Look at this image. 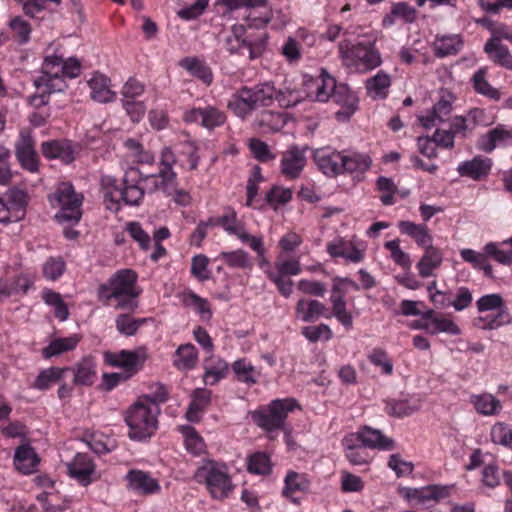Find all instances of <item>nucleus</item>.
<instances>
[{"label":"nucleus","mask_w":512,"mask_h":512,"mask_svg":"<svg viewBox=\"0 0 512 512\" xmlns=\"http://www.w3.org/2000/svg\"><path fill=\"white\" fill-rule=\"evenodd\" d=\"M15 155L23 169L31 173L38 171L39 157L35 149V141L32 132L27 128L19 133L15 142Z\"/></svg>","instance_id":"obj_16"},{"label":"nucleus","mask_w":512,"mask_h":512,"mask_svg":"<svg viewBox=\"0 0 512 512\" xmlns=\"http://www.w3.org/2000/svg\"><path fill=\"white\" fill-rule=\"evenodd\" d=\"M378 40L374 31L359 34L355 40L343 39L338 44L339 58L344 67L355 73H367L382 64Z\"/></svg>","instance_id":"obj_2"},{"label":"nucleus","mask_w":512,"mask_h":512,"mask_svg":"<svg viewBox=\"0 0 512 512\" xmlns=\"http://www.w3.org/2000/svg\"><path fill=\"white\" fill-rule=\"evenodd\" d=\"M26 193L18 188L9 189L0 197V223L16 222L25 215Z\"/></svg>","instance_id":"obj_13"},{"label":"nucleus","mask_w":512,"mask_h":512,"mask_svg":"<svg viewBox=\"0 0 512 512\" xmlns=\"http://www.w3.org/2000/svg\"><path fill=\"white\" fill-rule=\"evenodd\" d=\"M345 286H350L356 290L358 289V285L349 278L336 277L333 279L330 302L332 304L333 316L346 329H351L353 324V317L352 314L347 310L345 291L343 289Z\"/></svg>","instance_id":"obj_11"},{"label":"nucleus","mask_w":512,"mask_h":512,"mask_svg":"<svg viewBox=\"0 0 512 512\" xmlns=\"http://www.w3.org/2000/svg\"><path fill=\"white\" fill-rule=\"evenodd\" d=\"M390 85V76L382 71L367 79L365 83L367 93L372 98H385L387 96Z\"/></svg>","instance_id":"obj_52"},{"label":"nucleus","mask_w":512,"mask_h":512,"mask_svg":"<svg viewBox=\"0 0 512 512\" xmlns=\"http://www.w3.org/2000/svg\"><path fill=\"white\" fill-rule=\"evenodd\" d=\"M179 65L192 76L200 79L203 83L209 85L212 82L213 76L211 69L204 61L195 57H186L179 62Z\"/></svg>","instance_id":"obj_49"},{"label":"nucleus","mask_w":512,"mask_h":512,"mask_svg":"<svg viewBox=\"0 0 512 512\" xmlns=\"http://www.w3.org/2000/svg\"><path fill=\"white\" fill-rule=\"evenodd\" d=\"M80 339L81 337L77 334H72L64 338H55L42 349V356L45 359H50L65 352L72 351L77 347Z\"/></svg>","instance_id":"obj_40"},{"label":"nucleus","mask_w":512,"mask_h":512,"mask_svg":"<svg viewBox=\"0 0 512 512\" xmlns=\"http://www.w3.org/2000/svg\"><path fill=\"white\" fill-rule=\"evenodd\" d=\"M310 488V480L305 474L297 473L294 471H289L284 480V488L283 495L293 501L294 503H298L296 499L292 497L295 492H306Z\"/></svg>","instance_id":"obj_44"},{"label":"nucleus","mask_w":512,"mask_h":512,"mask_svg":"<svg viewBox=\"0 0 512 512\" xmlns=\"http://www.w3.org/2000/svg\"><path fill=\"white\" fill-rule=\"evenodd\" d=\"M397 227L401 234L410 237L422 248L429 247L433 244V237L430 229L425 224H417L409 220H402L397 223Z\"/></svg>","instance_id":"obj_30"},{"label":"nucleus","mask_w":512,"mask_h":512,"mask_svg":"<svg viewBox=\"0 0 512 512\" xmlns=\"http://www.w3.org/2000/svg\"><path fill=\"white\" fill-rule=\"evenodd\" d=\"M42 299L50 307L54 308V315L60 321L68 319V307L62 299V296L50 289H45L42 292Z\"/></svg>","instance_id":"obj_55"},{"label":"nucleus","mask_w":512,"mask_h":512,"mask_svg":"<svg viewBox=\"0 0 512 512\" xmlns=\"http://www.w3.org/2000/svg\"><path fill=\"white\" fill-rule=\"evenodd\" d=\"M305 99L304 91L291 83H285L283 87L276 89L275 101L282 108H291Z\"/></svg>","instance_id":"obj_48"},{"label":"nucleus","mask_w":512,"mask_h":512,"mask_svg":"<svg viewBox=\"0 0 512 512\" xmlns=\"http://www.w3.org/2000/svg\"><path fill=\"white\" fill-rule=\"evenodd\" d=\"M479 312L496 311L494 315H487L476 319L477 325L483 329H496L511 321L510 314L499 294H487L476 301Z\"/></svg>","instance_id":"obj_9"},{"label":"nucleus","mask_w":512,"mask_h":512,"mask_svg":"<svg viewBox=\"0 0 512 512\" xmlns=\"http://www.w3.org/2000/svg\"><path fill=\"white\" fill-rule=\"evenodd\" d=\"M137 274L131 269H122L114 273L106 283L98 288V298L105 305L115 309L134 311L139 291L136 286Z\"/></svg>","instance_id":"obj_3"},{"label":"nucleus","mask_w":512,"mask_h":512,"mask_svg":"<svg viewBox=\"0 0 512 512\" xmlns=\"http://www.w3.org/2000/svg\"><path fill=\"white\" fill-rule=\"evenodd\" d=\"M357 439L364 448L391 451L395 448L392 438L384 435L380 430L364 426L356 433Z\"/></svg>","instance_id":"obj_25"},{"label":"nucleus","mask_w":512,"mask_h":512,"mask_svg":"<svg viewBox=\"0 0 512 512\" xmlns=\"http://www.w3.org/2000/svg\"><path fill=\"white\" fill-rule=\"evenodd\" d=\"M198 483L205 484L212 498L223 500L233 491L229 468L224 462L204 459L195 472Z\"/></svg>","instance_id":"obj_5"},{"label":"nucleus","mask_w":512,"mask_h":512,"mask_svg":"<svg viewBox=\"0 0 512 512\" xmlns=\"http://www.w3.org/2000/svg\"><path fill=\"white\" fill-rule=\"evenodd\" d=\"M70 368H59V367H50L42 370L34 382V387L39 390H46L50 388L53 384L58 383L63 377L64 374L70 371Z\"/></svg>","instance_id":"obj_54"},{"label":"nucleus","mask_w":512,"mask_h":512,"mask_svg":"<svg viewBox=\"0 0 512 512\" xmlns=\"http://www.w3.org/2000/svg\"><path fill=\"white\" fill-rule=\"evenodd\" d=\"M227 108L241 119L247 118L258 107L247 86L234 92L227 102Z\"/></svg>","instance_id":"obj_26"},{"label":"nucleus","mask_w":512,"mask_h":512,"mask_svg":"<svg viewBox=\"0 0 512 512\" xmlns=\"http://www.w3.org/2000/svg\"><path fill=\"white\" fill-rule=\"evenodd\" d=\"M331 98L341 107L335 114L339 121L348 120L358 108V97L346 84H337Z\"/></svg>","instance_id":"obj_22"},{"label":"nucleus","mask_w":512,"mask_h":512,"mask_svg":"<svg viewBox=\"0 0 512 512\" xmlns=\"http://www.w3.org/2000/svg\"><path fill=\"white\" fill-rule=\"evenodd\" d=\"M504 244L489 242L483 247V251L486 253L487 258H491L501 265L511 266L512 265V249L504 250L502 246Z\"/></svg>","instance_id":"obj_61"},{"label":"nucleus","mask_w":512,"mask_h":512,"mask_svg":"<svg viewBox=\"0 0 512 512\" xmlns=\"http://www.w3.org/2000/svg\"><path fill=\"white\" fill-rule=\"evenodd\" d=\"M39 463L38 455L29 445L19 446L14 454V465L23 474H31Z\"/></svg>","instance_id":"obj_38"},{"label":"nucleus","mask_w":512,"mask_h":512,"mask_svg":"<svg viewBox=\"0 0 512 512\" xmlns=\"http://www.w3.org/2000/svg\"><path fill=\"white\" fill-rule=\"evenodd\" d=\"M366 250V243L356 237L349 240L338 238L327 244V252L331 257H341L355 264L364 260Z\"/></svg>","instance_id":"obj_12"},{"label":"nucleus","mask_w":512,"mask_h":512,"mask_svg":"<svg viewBox=\"0 0 512 512\" xmlns=\"http://www.w3.org/2000/svg\"><path fill=\"white\" fill-rule=\"evenodd\" d=\"M463 48V39L458 34L437 36L433 42V51L443 58L457 54Z\"/></svg>","instance_id":"obj_39"},{"label":"nucleus","mask_w":512,"mask_h":512,"mask_svg":"<svg viewBox=\"0 0 512 512\" xmlns=\"http://www.w3.org/2000/svg\"><path fill=\"white\" fill-rule=\"evenodd\" d=\"M183 303L195 310L202 320L208 321L211 319L212 311L206 299L199 297L193 292H188L183 296Z\"/></svg>","instance_id":"obj_56"},{"label":"nucleus","mask_w":512,"mask_h":512,"mask_svg":"<svg viewBox=\"0 0 512 512\" xmlns=\"http://www.w3.org/2000/svg\"><path fill=\"white\" fill-rule=\"evenodd\" d=\"M420 408L418 401L409 400L389 401L386 403L385 410L387 414L396 417H405L413 414Z\"/></svg>","instance_id":"obj_59"},{"label":"nucleus","mask_w":512,"mask_h":512,"mask_svg":"<svg viewBox=\"0 0 512 512\" xmlns=\"http://www.w3.org/2000/svg\"><path fill=\"white\" fill-rule=\"evenodd\" d=\"M304 95L312 101H328L336 89L337 83L325 69H321L319 76L309 77L304 80Z\"/></svg>","instance_id":"obj_15"},{"label":"nucleus","mask_w":512,"mask_h":512,"mask_svg":"<svg viewBox=\"0 0 512 512\" xmlns=\"http://www.w3.org/2000/svg\"><path fill=\"white\" fill-rule=\"evenodd\" d=\"M313 160L317 168L326 176L342 174V151L331 147H322L313 151Z\"/></svg>","instance_id":"obj_19"},{"label":"nucleus","mask_w":512,"mask_h":512,"mask_svg":"<svg viewBox=\"0 0 512 512\" xmlns=\"http://www.w3.org/2000/svg\"><path fill=\"white\" fill-rule=\"evenodd\" d=\"M50 201L53 206L59 208L55 215L58 222L76 224L80 221L83 197L75 192L72 184H59Z\"/></svg>","instance_id":"obj_7"},{"label":"nucleus","mask_w":512,"mask_h":512,"mask_svg":"<svg viewBox=\"0 0 512 512\" xmlns=\"http://www.w3.org/2000/svg\"><path fill=\"white\" fill-rule=\"evenodd\" d=\"M198 361V353L194 345L183 344L175 352L173 364L179 370H190Z\"/></svg>","instance_id":"obj_50"},{"label":"nucleus","mask_w":512,"mask_h":512,"mask_svg":"<svg viewBox=\"0 0 512 512\" xmlns=\"http://www.w3.org/2000/svg\"><path fill=\"white\" fill-rule=\"evenodd\" d=\"M245 21L251 28L260 29L265 27L272 19L273 12L268 4V0H264L262 6L248 7Z\"/></svg>","instance_id":"obj_46"},{"label":"nucleus","mask_w":512,"mask_h":512,"mask_svg":"<svg viewBox=\"0 0 512 512\" xmlns=\"http://www.w3.org/2000/svg\"><path fill=\"white\" fill-rule=\"evenodd\" d=\"M91 98L100 103L113 101L116 93L110 87V80L103 74L95 73L88 81Z\"/></svg>","instance_id":"obj_31"},{"label":"nucleus","mask_w":512,"mask_h":512,"mask_svg":"<svg viewBox=\"0 0 512 512\" xmlns=\"http://www.w3.org/2000/svg\"><path fill=\"white\" fill-rule=\"evenodd\" d=\"M41 152L47 159H58L64 164H70L75 159V150L70 141L50 140L41 144Z\"/></svg>","instance_id":"obj_28"},{"label":"nucleus","mask_w":512,"mask_h":512,"mask_svg":"<svg viewBox=\"0 0 512 512\" xmlns=\"http://www.w3.org/2000/svg\"><path fill=\"white\" fill-rule=\"evenodd\" d=\"M127 487L139 495H152L161 491L158 479L154 478L149 472L131 469L125 476Z\"/></svg>","instance_id":"obj_20"},{"label":"nucleus","mask_w":512,"mask_h":512,"mask_svg":"<svg viewBox=\"0 0 512 512\" xmlns=\"http://www.w3.org/2000/svg\"><path fill=\"white\" fill-rule=\"evenodd\" d=\"M384 247L390 252L391 259L398 266L402 267L405 270H410L412 264L410 256L400 247L399 239H394L385 242Z\"/></svg>","instance_id":"obj_62"},{"label":"nucleus","mask_w":512,"mask_h":512,"mask_svg":"<svg viewBox=\"0 0 512 512\" xmlns=\"http://www.w3.org/2000/svg\"><path fill=\"white\" fill-rule=\"evenodd\" d=\"M74 383L76 385H91L96 377L95 362L92 357H84L74 369Z\"/></svg>","instance_id":"obj_51"},{"label":"nucleus","mask_w":512,"mask_h":512,"mask_svg":"<svg viewBox=\"0 0 512 512\" xmlns=\"http://www.w3.org/2000/svg\"><path fill=\"white\" fill-rule=\"evenodd\" d=\"M479 149L490 153L497 146H512V127L499 124L479 139Z\"/></svg>","instance_id":"obj_27"},{"label":"nucleus","mask_w":512,"mask_h":512,"mask_svg":"<svg viewBox=\"0 0 512 512\" xmlns=\"http://www.w3.org/2000/svg\"><path fill=\"white\" fill-rule=\"evenodd\" d=\"M217 260L223 261L231 269L251 271L254 267L252 257L243 249L223 251L218 255Z\"/></svg>","instance_id":"obj_37"},{"label":"nucleus","mask_w":512,"mask_h":512,"mask_svg":"<svg viewBox=\"0 0 512 512\" xmlns=\"http://www.w3.org/2000/svg\"><path fill=\"white\" fill-rule=\"evenodd\" d=\"M101 185L106 208L117 212L120 209L123 194L121 188L117 185L116 179L111 176H105L102 178Z\"/></svg>","instance_id":"obj_41"},{"label":"nucleus","mask_w":512,"mask_h":512,"mask_svg":"<svg viewBox=\"0 0 512 512\" xmlns=\"http://www.w3.org/2000/svg\"><path fill=\"white\" fill-rule=\"evenodd\" d=\"M67 471L71 478L83 486H87L95 480V465L87 454H76L72 461L67 463Z\"/></svg>","instance_id":"obj_21"},{"label":"nucleus","mask_w":512,"mask_h":512,"mask_svg":"<svg viewBox=\"0 0 512 512\" xmlns=\"http://www.w3.org/2000/svg\"><path fill=\"white\" fill-rule=\"evenodd\" d=\"M264 0H217L215 5L219 8L224 17L230 16L239 9H248V7L262 6Z\"/></svg>","instance_id":"obj_58"},{"label":"nucleus","mask_w":512,"mask_h":512,"mask_svg":"<svg viewBox=\"0 0 512 512\" xmlns=\"http://www.w3.org/2000/svg\"><path fill=\"white\" fill-rule=\"evenodd\" d=\"M204 382L207 385H215L228 373V364L219 356L211 355L204 360Z\"/></svg>","instance_id":"obj_36"},{"label":"nucleus","mask_w":512,"mask_h":512,"mask_svg":"<svg viewBox=\"0 0 512 512\" xmlns=\"http://www.w3.org/2000/svg\"><path fill=\"white\" fill-rule=\"evenodd\" d=\"M248 89L258 109L269 107L275 101L276 87L271 81L256 84L254 86L248 87Z\"/></svg>","instance_id":"obj_47"},{"label":"nucleus","mask_w":512,"mask_h":512,"mask_svg":"<svg viewBox=\"0 0 512 512\" xmlns=\"http://www.w3.org/2000/svg\"><path fill=\"white\" fill-rule=\"evenodd\" d=\"M415 16L416 11L412 6L405 2H398L392 6L390 14L384 17L383 24L385 26H391L397 19L411 23L414 21Z\"/></svg>","instance_id":"obj_53"},{"label":"nucleus","mask_w":512,"mask_h":512,"mask_svg":"<svg viewBox=\"0 0 512 512\" xmlns=\"http://www.w3.org/2000/svg\"><path fill=\"white\" fill-rule=\"evenodd\" d=\"M211 401V391L198 388L192 394L191 403L186 412V418L190 422H198L200 414L207 409Z\"/></svg>","instance_id":"obj_42"},{"label":"nucleus","mask_w":512,"mask_h":512,"mask_svg":"<svg viewBox=\"0 0 512 512\" xmlns=\"http://www.w3.org/2000/svg\"><path fill=\"white\" fill-rule=\"evenodd\" d=\"M176 163V157L169 147L161 151L160 164L161 169L154 174L158 179L159 188L164 192H170L175 188L176 173L173 171V165Z\"/></svg>","instance_id":"obj_24"},{"label":"nucleus","mask_w":512,"mask_h":512,"mask_svg":"<svg viewBox=\"0 0 512 512\" xmlns=\"http://www.w3.org/2000/svg\"><path fill=\"white\" fill-rule=\"evenodd\" d=\"M484 51L495 64L512 70V55L499 38H490L484 45Z\"/></svg>","instance_id":"obj_33"},{"label":"nucleus","mask_w":512,"mask_h":512,"mask_svg":"<svg viewBox=\"0 0 512 512\" xmlns=\"http://www.w3.org/2000/svg\"><path fill=\"white\" fill-rule=\"evenodd\" d=\"M301 264L298 258L284 257L279 254L274 262L275 284L279 293L289 298L293 293V281L290 276H297L301 273Z\"/></svg>","instance_id":"obj_10"},{"label":"nucleus","mask_w":512,"mask_h":512,"mask_svg":"<svg viewBox=\"0 0 512 512\" xmlns=\"http://www.w3.org/2000/svg\"><path fill=\"white\" fill-rule=\"evenodd\" d=\"M183 119L187 123H196L208 130H212L225 123L226 115L218 108L208 105L186 110Z\"/></svg>","instance_id":"obj_18"},{"label":"nucleus","mask_w":512,"mask_h":512,"mask_svg":"<svg viewBox=\"0 0 512 512\" xmlns=\"http://www.w3.org/2000/svg\"><path fill=\"white\" fill-rule=\"evenodd\" d=\"M454 101L455 96L451 91L441 89L439 99L433 105L431 111L427 115L419 117L420 124L424 128L430 129L450 120Z\"/></svg>","instance_id":"obj_14"},{"label":"nucleus","mask_w":512,"mask_h":512,"mask_svg":"<svg viewBox=\"0 0 512 512\" xmlns=\"http://www.w3.org/2000/svg\"><path fill=\"white\" fill-rule=\"evenodd\" d=\"M492 168L490 158L476 156L471 160L461 162L457 167V172L462 177H468L479 181L486 178Z\"/></svg>","instance_id":"obj_29"},{"label":"nucleus","mask_w":512,"mask_h":512,"mask_svg":"<svg viewBox=\"0 0 512 512\" xmlns=\"http://www.w3.org/2000/svg\"><path fill=\"white\" fill-rule=\"evenodd\" d=\"M147 358L144 350L128 351L122 350L120 352H108L105 354V360L112 366L124 368L129 372H136L145 362Z\"/></svg>","instance_id":"obj_23"},{"label":"nucleus","mask_w":512,"mask_h":512,"mask_svg":"<svg viewBox=\"0 0 512 512\" xmlns=\"http://www.w3.org/2000/svg\"><path fill=\"white\" fill-rule=\"evenodd\" d=\"M232 371L239 382L249 386L256 384L261 376L260 370L246 358L233 362Z\"/></svg>","instance_id":"obj_43"},{"label":"nucleus","mask_w":512,"mask_h":512,"mask_svg":"<svg viewBox=\"0 0 512 512\" xmlns=\"http://www.w3.org/2000/svg\"><path fill=\"white\" fill-rule=\"evenodd\" d=\"M297 407L299 406L294 398L275 399L267 408L256 413L254 420L267 431L278 430L283 427L288 413Z\"/></svg>","instance_id":"obj_8"},{"label":"nucleus","mask_w":512,"mask_h":512,"mask_svg":"<svg viewBox=\"0 0 512 512\" xmlns=\"http://www.w3.org/2000/svg\"><path fill=\"white\" fill-rule=\"evenodd\" d=\"M122 201L131 206H137L143 199L145 190L152 193L159 188L158 179L154 174H146L139 168H129L123 178Z\"/></svg>","instance_id":"obj_6"},{"label":"nucleus","mask_w":512,"mask_h":512,"mask_svg":"<svg viewBox=\"0 0 512 512\" xmlns=\"http://www.w3.org/2000/svg\"><path fill=\"white\" fill-rule=\"evenodd\" d=\"M342 159V174H363L369 170L372 164V160L367 154L356 151H342Z\"/></svg>","instance_id":"obj_32"},{"label":"nucleus","mask_w":512,"mask_h":512,"mask_svg":"<svg viewBox=\"0 0 512 512\" xmlns=\"http://www.w3.org/2000/svg\"><path fill=\"white\" fill-rule=\"evenodd\" d=\"M307 149V146L299 147L292 145L282 153L280 171L287 179L294 180L300 177L306 166Z\"/></svg>","instance_id":"obj_17"},{"label":"nucleus","mask_w":512,"mask_h":512,"mask_svg":"<svg viewBox=\"0 0 512 512\" xmlns=\"http://www.w3.org/2000/svg\"><path fill=\"white\" fill-rule=\"evenodd\" d=\"M327 308L318 300H306L300 299L295 307L296 316L303 322L316 321L320 316L329 318V315H325Z\"/></svg>","instance_id":"obj_35"},{"label":"nucleus","mask_w":512,"mask_h":512,"mask_svg":"<svg viewBox=\"0 0 512 512\" xmlns=\"http://www.w3.org/2000/svg\"><path fill=\"white\" fill-rule=\"evenodd\" d=\"M38 501L45 512H64L70 506V501L67 499L59 500L56 495L41 493L37 497Z\"/></svg>","instance_id":"obj_64"},{"label":"nucleus","mask_w":512,"mask_h":512,"mask_svg":"<svg viewBox=\"0 0 512 512\" xmlns=\"http://www.w3.org/2000/svg\"><path fill=\"white\" fill-rule=\"evenodd\" d=\"M272 470L269 456L263 452H256L249 457L248 471L258 475H268Z\"/></svg>","instance_id":"obj_63"},{"label":"nucleus","mask_w":512,"mask_h":512,"mask_svg":"<svg viewBox=\"0 0 512 512\" xmlns=\"http://www.w3.org/2000/svg\"><path fill=\"white\" fill-rule=\"evenodd\" d=\"M159 406L148 399H138L125 412V423L131 440L142 441L150 438L157 429Z\"/></svg>","instance_id":"obj_4"},{"label":"nucleus","mask_w":512,"mask_h":512,"mask_svg":"<svg viewBox=\"0 0 512 512\" xmlns=\"http://www.w3.org/2000/svg\"><path fill=\"white\" fill-rule=\"evenodd\" d=\"M470 402L475 410L484 416L497 415L502 410V404L495 396L489 393L472 395Z\"/></svg>","instance_id":"obj_45"},{"label":"nucleus","mask_w":512,"mask_h":512,"mask_svg":"<svg viewBox=\"0 0 512 512\" xmlns=\"http://www.w3.org/2000/svg\"><path fill=\"white\" fill-rule=\"evenodd\" d=\"M424 254L420 258L416 267L419 275L422 278H427L433 275L434 270L440 267L443 261V254L439 248L432 245L423 248Z\"/></svg>","instance_id":"obj_34"},{"label":"nucleus","mask_w":512,"mask_h":512,"mask_svg":"<svg viewBox=\"0 0 512 512\" xmlns=\"http://www.w3.org/2000/svg\"><path fill=\"white\" fill-rule=\"evenodd\" d=\"M182 433L185 438L186 449L195 456L205 452L206 445L202 437L191 426L182 427Z\"/></svg>","instance_id":"obj_60"},{"label":"nucleus","mask_w":512,"mask_h":512,"mask_svg":"<svg viewBox=\"0 0 512 512\" xmlns=\"http://www.w3.org/2000/svg\"><path fill=\"white\" fill-rule=\"evenodd\" d=\"M214 224L220 225L226 233L237 238L245 229L244 224L238 220L237 213L234 210H229L218 217Z\"/></svg>","instance_id":"obj_57"},{"label":"nucleus","mask_w":512,"mask_h":512,"mask_svg":"<svg viewBox=\"0 0 512 512\" xmlns=\"http://www.w3.org/2000/svg\"><path fill=\"white\" fill-rule=\"evenodd\" d=\"M80 73V63L76 58L63 59L52 55L44 60L41 75L34 80L38 95L31 97V104L40 107L48 104L49 95L65 89L64 77L75 78Z\"/></svg>","instance_id":"obj_1"}]
</instances>
